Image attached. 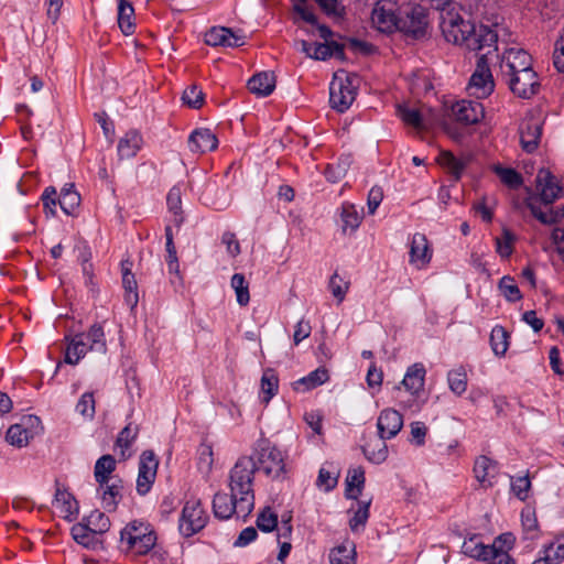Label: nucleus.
I'll use <instances>...</instances> for the list:
<instances>
[{"label": "nucleus", "mask_w": 564, "mask_h": 564, "mask_svg": "<svg viewBox=\"0 0 564 564\" xmlns=\"http://www.w3.org/2000/svg\"><path fill=\"white\" fill-rule=\"evenodd\" d=\"M229 28L214 26L205 34V43L209 46H226Z\"/></svg>", "instance_id": "052dcab7"}, {"label": "nucleus", "mask_w": 564, "mask_h": 564, "mask_svg": "<svg viewBox=\"0 0 564 564\" xmlns=\"http://www.w3.org/2000/svg\"><path fill=\"white\" fill-rule=\"evenodd\" d=\"M495 82L489 67L486 54L478 56L476 68L471 74L468 83L470 95L476 98H487L494 93Z\"/></svg>", "instance_id": "6e6552de"}, {"label": "nucleus", "mask_w": 564, "mask_h": 564, "mask_svg": "<svg viewBox=\"0 0 564 564\" xmlns=\"http://www.w3.org/2000/svg\"><path fill=\"white\" fill-rule=\"evenodd\" d=\"M445 40L456 45H464L469 51H480L485 47L497 50L498 34L489 25L477 24L465 20L462 15H449L442 22Z\"/></svg>", "instance_id": "f03ea898"}, {"label": "nucleus", "mask_w": 564, "mask_h": 564, "mask_svg": "<svg viewBox=\"0 0 564 564\" xmlns=\"http://www.w3.org/2000/svg\"><path fill=\"white\" fill-rule=\"evenodd\" d=\"M542 124L535 120L524 122L520 127V143L527 153H533L540 143Z\"/></svg>", "instance_id": "6ab92c4d"}, {"label": "nucleus", "mask_w": 564, "mask_h": 564, "mask_svg": "<svg viewBox=\"0 0 564 564\" xmlns=\"http://www.w3.org/2000/svg\"><path fill=\"white\" fill-rule=\"evenodd\" d=\"M159 460L153 451L147 449L139 458V471L137 478V492L140 496L147 495L155 480Z\"/></svg>", "instance_id": "9d476101"}, {"label": "nucleus", "mask_w": 564, "mask_h": 564, "mask_svg": "<svg viewBox=\"0 0 564 564\" xmlns=\"http://www.w3.org/2000/svg\"><path fill=\"white\" fill-rule=\"evenodd\" d=\"M134 9L127 0H120L118 4V25L124 35H130L135 30L133 22Z\"/></svg>", "instance_id": "72a5a7b5"}, {"label": "nucleus", "mask_w": 564, "mask_h": 564, "mask_svg": "<svg viewBox=\"0 0 564 564\" xmlns=\"http://www.w3.org/2000/svg\"><path fill=\"white\" fill-rule=\"evenodd\" d=\"M502 76L503 78L532 68V57L523 48L510 47L502 55Z\"/></svg>", "instance_id": "9b49d317"}, {"label": "nucleus", "mask_w": 564, "mask_h": 564, "mask_svg": "<svg viewBox=\"0 0 564 564\" xmlns=\"http://www.w3.org/2000/svg\"><path fill=\"white\" fill-rule=\"evenodd\" d=\"M397 111L399 117L405 124L411 126L417 130H422L425 128L423 116L417 109L410 108L405 105H399Z\"/></svg>", "instance_id": "c03bdc74"}, {"label": "nucleus", "mask_w": 564, "mask_h": 564, "mask_svg": "<svg viewBox=\"0 0 564 564\" xmlns=\"http://www.w3.org/2000/svg\"><path fill=\"white\" fill-rule=\"evenodd\" d=\"M365 457L372 464H381L388 458V446L386 440H379L372 444L368 443L361 447Z\"/></svg>", "instance_id": "e433bc0d"}, {"label": "nucleus", "mask_w": 564, "mask_h": 564, "mask_svg": "<svg viewBox=\"0 0 564 564\" xmlns=\"http://www.w3.org/2000/svg\"><path fill=\"white\" fill-rule=\"evenodd\" d=\"M101 492L102 507L108 512H112L117 509L119 501L122 498V480L120 478L113 479L111 484L107 482L104 488H99Z\"/></svg>", "instance_id": "bb28decb"}, {"label": "nucleus", "mask_w": 564, "mask_h": 564, "mask_svg": "<svg viewBox=\"0 0 564 564\" xmlns=\"http://www.w3.org/2000/svg\"><path fill=\"white\" fill-rule=\"evenodd\" d=\"M116 459L112 455L106 454L99 457L95 464L94 476L99 485V488H104L107 482L110 481L111 474L116 469Z\"/></svg>", "instance_id": "c756f323"}, {"label": "nucleus", "mask_w": 564, "mask_h": 564, "mask_svg": "<svg viewBox=\"0 0 564 564\" xmlns=\"http://www.w3.org/2000/svg\"><path fill=\"white\" fill-rule=\"evenodd\" d=\"M257 470H262L268 477L278 479L285 473L284 459L281 451L267 438L256 443L252 455Z\"/></svg>", "instance_id": "423d86ee"}, {"label": "nucleus", "mask_w": 564, "mask_h": 564, "mask_svg": "<svg viewBox=\"0 0 564 564\" xmlns=\"http://www.w3.org/2000/svg\"><path fill=\"white\" fill-rule=\"evenodd\" d=\"M141 145V134L135 130L128 131L124 137L119 140L118 154L121 159H131L138 153Z\"/></svg>", "instance_id": "7c9ffc66"}, {"label": "nucleus", "mask_w": 564, "mask_h": 564, "mask_svg": "<svg viewBox=\"0 0 564 564\" xmlns=\"http://www.w3.org/2000/svg\"><path fill=\"white\" fill-rule=\"evenodd\" d=\"M462 552L468 557L485 562L495 552V547L482 543L478 535L473 534L464 541Z\"/></svg>", "instance_id": "b1692460"}, {"label": "nucleus", "mask_w": 564, "mask_h": 564, "mask_svg": "<svg viewBox=\"0 0 564 564\" xmlns=\"http://www.w3.org/2000/svg\"><path fill=\"white\" fill-rule=\"evenodd\" d=\"M90 350L88 343L84 340L83 336L76 334L69 341L66 354L65 362L69 365H77L78 361Z\"/></svg>", "instance_id": "f704fd0d"}, {"label": "nucleus", "mask_w": 564, "mask_h": 564, "mask_svg": "<svg viewBox=\"0 0 564 564\" xmlns=\"http://www.w3.org/2000/svg\"><path fill=\"white\" fill-rule=\"evenodd\" d=\"M426 370L423 364L415 362L411 365L401 381L404 389L414 397H419L424 390Z\"/></svg>", "instance_id": "a211bd4d"}, {"label": "nucleus", "mask_w": 564, "mask_h": 564, "mask_svg": "<svg viewBox=\"0 0 564 564\" xmlns=\"http://www.w3.org/2000/svg\"><path fill=\"white\" fill-rule=\"evenodd\" d=\"M166 204L169 210L173 213V224L176 227H181L184 223V217L182 213V198H181V189L178 187H172L166 197Z\"/></svg>", "instance_id": "a19ab883"}, {"label": "nucleus", "mask_w": 564, "mask_h": 564, "mask_svg": "<svg viewBox=\"0 0 564 564\" xmlns=\"http://www.w3.org/2000/svg\"><path fill=\"white\" fill-rule=\"evenodd\" d=\"M59 195L54 186H47L44 188L41 200L43 204L44 214L46 217L56 216V207L58 205Z\"/></svg>", "instance_id": "5fc2aeb1"}, {"label": "nucleus", "mask_w": 564, "mask_h": 564, "mask_svg": "<svg viewBox=\"0 0 564 564\" xmlns=\"http://www.w3.org/2000/svg\"><path fill=\"white\" fill-rule=\"evenodd\" d=\"M530 488L531 481L529 476L511 477V490L521 501L528 498Z\"/></svg>", "instance_id": "e2e57ef3"}, {"label": "nucleus", "mask_w": 564, "mask_h": 564, "mask_svg": "<svg viewBox=\"0 0 564 564\" xmlns=\"http://www.w3.org/2000/svg\"><path fill=\"white\" fill-rule=\"evenodd\" d=\"M328 288L333 296L337 299L338 303H341L348 291L349 283L345 282L343 278H340L338 273L335 272L329 279Z\"/></svg>", "instance_id": "680f3d73"}, {"label": "nucleus", "mask_w": 564, "mask_h": 564, "mask_svg": "<svg viewBox=\"0 0 564 564\" xmlns=\"http://www.w3.org/2000/svg\"><path fill=\"white\" fill-rule=\"evenodd\" d=\"M553 64L560 73L564 74V31L555 43Z\"/></svg>", "instance_id": "774afa93"}, {"label": "nucleus", "mask_w": 564, "mask_h": 564, "mask_svg": "<svg viewBox=\"0 0 564 564\" xmlns=\"http://www.w3.org/2000/svg\"><path fill=\"white\" fill-rule=\"evenodd\" d=\"M521 524H522L523 532L525 533L527 539L533 540L536 538L535 532L539 529V523H538L536 513H535L534 509H532L530 507H525L522 509Z\"/></svg>", "instance_id": "8fccbe9b"}, {"label": "nucleus", "mask_w": 564, "mask_h": 564, "mask_svg": "<svg viewBox=\"0 0 564 564\" xmlns=\"http://www.w3.org/2000/svg\"><path fill=\"white\" fill-rule=\"evenodd\" d=\"M208 516L199 500H188L183 507L178 531L184 538H191L205 528Z\"/></svg>", "instance_id": "0eeeda50"}, {"label": "nucleus", "mask_w": 564, "mask_h": 564, "mask_svg": "<svg viewBox=\"0 0 564 564\" xmlns=\"http://www.w3.org/2000/svg\"><path fill=\"white\" fill-rule=\"evenodd\" d=\"M505 79L512 94L522 99L532 98L539 93L541 87L538 74L533 68L510 74Z\"/></svg>", "instance_id": "1a4fd4ad"}, {"label": "nucleus", "mask_w": 564, "mask_h": 564, "mask_svg": "<svg viewBox=\"0 0 564 564\" xmlns=\"http://www.w3.org/2000/svg\"><path fill=\"white\" fill-rule=\"evenodd\" d=\"M279 378L274 369L268 368L261 377L262 400L268 403L278 392Z\"/></svg>", "instance_id": "4c0bfd02"}, {"label": "nucleus", "mask_w": 564, "mask_h": 564, "mask_svg": "<svg viewBox=\"0 0 564 564\" xmlns=\"http://www.w3.org/2000/svg\"><path fill=\"white\" fill-rule=\"evenodd\" d=\"M30 437V432L20 424L11 425L6 434L7 442L17 447L26 446Z\"/></svg>", "instance_id": "3c124183"}, {"label": "nucleus", "mask_w": 564, "mask_h": 564, "mask_svg": "<svg viewBox=\"0 0 564 564\" xmlns=\"http://www.w3.org/2000/svg\"><path fill=\"white\" fill-rule=\"evenodd\" d=\"M79 336L84 337V340L88 343L89 349L105 354L107 351V345L105 339L104 328L100 324H94L90 326L88 333H79Z\"/></svg>", "instance_id": "c9c22d12"}, {"label": "nucleus", "mask_w": 564, "mask_h": 564, "mask_svg": "<svg viewBox=\"0 0 564 564\" xmlns=\"http://www.w3.org/2000/svg\"><path fill=\"white\" fill-rule=\"evenodd\" d=\"M205 94L196 85L188 86L182 95L185 105L193 109H199L204 104Z\"/></svg>", "instance_id": "13d9d810"}, {"label": "nucleus", "mask_w": 564, "mask_h": 564, "mask_svg": "<svg viewBox=\"0 0 564 564\" xmlns=\"http://www.w3.org/2000/svg\"><path fill=\"white\" fill-rule=\"evenodd\" d=\"M165 249H166V263L170 273L178 272V259L177 252L174 245V237L172 227L170 225L165 226Z\"/></svg>", "instance_id": "37998d69"}, {"label": "nucleus", "mask_w": 564, "mask_h": 564, "mask_svg": "<svg viewBox=\"0 0 564 564\" xmlns=\"http://www.w3.org/2000/svg\"><path fill=\"white\" fill-rule=\"evenodd\" d=\"M188 149L194 153H206L218 147V139L207 128H197L188 137Z\"/></svg>", "instance_id": "2eb2a0df"}, {"label": "nucleus", "mask_w": 564, "mask_h": 564, "mask_svg": "<svg viewBox=\"0 0 564 564\" xmlns=\"http://www.w3.org/2000/svg\"><path fill=\"white\" fill-rule=\"evenodd\" d=\"M498 289L505 299L510 303H514L522 299V293L520 292L519 286L516 284L514 279L510 275H505L500 279Z\"/></svg>", "instance_id": "09e8293b"}, {"label": "nucleus", "mask_w": 564, "mask_h": 564, "mask_svg": "<svg viewBox=\"0 0 564 564\" xmlns=\"http://www.w3.org/2000/svg\"><path fill=\"white\" fill-rule=\"evenodd\" d=\"M452 110L455 119L466 126L478 123L485 116L484 106L473 100L457 101Z\"/></svg>", "instance_id": "ddd939ff"}, {"label": "nucleus", "mask_w": 564, "mask_h": 564, "mask_svg": "<svg viewBox=\"0 0 564 564\" xmlns=\"http://www.w3.org/2000/svg\"><path fill=\"white\" fill-rule=\"evenodd\" d=\"M371 19L383 33L398 31L412 41L430 37L429 9L420 3L381 0L373 8Z\"/></svg>", "instance_id": "f257e3e1"}, {"label": "nucleus", "mask_w": 564, "mask_h": 564, "mask_svg": "<svg viewBox=\"0 0 564 564\" xmlns=\"http://www.w3.org/2000/svg\"><path fill=\"white\" fill-rule=\"evenodd\" d=\"M330 564H356V546L350 543V546L346 544L334 547L329 553Z\"/></svg>", "instance_id": "ea45409f"}, {"label": "nucleus", "mask_w": 564, "mask_h": 564, "mask_svg": "<svg viewBox=\"0 0 564 564\" xmlns=\"http://www.w3.org/2000/svg\"><path fill=\"white\" fill-rule=\"evenodd\" d=\"M497 469L498 463L484 455L479 456L474 464L475 477L484 487L492 486L489 478L494 477L492 471H497Z\"/></svg>", "instance_id": "c85d7f7f"}, {"label": "nucleus", "mask_w": 564, "mask_h": 564, "mask_svg": "<svg viewBox=\"0 0 564 564\" xmlns=\"http://www.w3.org/2000/svg\"><path fill=\"white\" fill-rule=\"evenodd\" d=\"M257 464L253 456H241L229 471V489L232 497H237L242 512V519L254 508L253 479Z\"/></svg>", "instance_id": "7ed1b4c3"}, {"label": "nucleus", "mask_w": 564, "mask_h": 564, "mask_svg": "<svg viewBox=\"0 0 564 564\" xmlns=\"http://www.w3.org/2000/svg\"><path fill=\"white\" fill-rule=\"evenodd\" d=\"M325 14L328 17L341 18L344 8L339 6L338 0H315Z\"/></svg>", "instance_id": "338daca9"}, {"label": "nucleus", "mask_w": 564, "mask_h": 564, "mask_svg": "<svg viewBox=\"0 0 564 564\" xmlns=\"http://www.w3.org/2000/svg\"><path fill=\"white\" fill-rule=\"evenodd\" d=\"M73 539L80 545L89 550H98L102 547V541L90 528L84 525V523H76L70 529Z\"/></svg>", "instance_id": "5701e85b"}, {"label": "nucleus", "mask_w": 564, "mask_h": 564, "mask_svg": "<svg viewBox=\"0 0 564 564\" xmlns=\"http://www.w3.org/2000/svg\"><path fill=\"white\" fill-rule=\"evenodd\" d=\"M139 434V427L138 425L132 426L131 423L126 425L120 433L118 434V437L116 440V445L121 448L122 455L124 454V449H128L134 440L137 438Z\"/></svg>", "instance_id": "4d7b16f0"}, {"label": "nucleus", "mask_w": 564, "mask_h": 564, "mask_svg": "<svg viewBox=\"0 0 564 564\" xmlns=\"http://www.w3.org/2000/svg\"><path fill=\"white\" fill-rule=\"evenodd\" d=\"M156 533L149 523L133 520L120 531V547L135 555L148 554L156 544Z\"/></svg>", "instance_id": "20e7f679"}, {"label": "nucleus", "mask_w": 564, "mask_h": 564, "mask_svg": "<svg viewBox=\"0 0 564 564\" xmlns=\"http://www.w3.org/2000/svg\"><path fill=\"white\" fill-rule=\"evenodd\" d=\"M80 523H84V525L90 528L100 536L106 533L111 525L110 519L99 510L91 511Z\"/></svg>", "instance_id": "58836bf2"}, {"label": "nucleus", "mask_w": 564, "mask_h": 564, "mask_svg": "<svg viewBox=\"0 0 564 564\" xmlns=\"http://www.w3.org/2000/svg\"><path fill=\"white\" fill-rule=\"evenodd\" d=\"M82 197L75 188L74 183H66L59 194L58 205L67 216H76L80 206Z\"/></svg>", "instance_id": "4be33fe9"}, {"label": "nucleus", "mask_w": 564, "mask_h": 564, "mask_svg": "<svg viewBox=\"0 0 564 564\" xmlns=\"http://www.w3.org/2000/svg\"><path fill=\"white\" fill-rule=\"evenodd\" d=\"M527 207L530 209L533 217H535L543 225H554L558 221L561 215L557 212L550 210L549 213L543 212L535 202L529 198L525 202Z\"/></svg>", "instance_id": "864d4df0"}, {"label": "nucleus", "mask_w": 564, "mask_h": 564, "mask_svg": "<svg viewBox=\"0 0 564 564\" xmlns=\"http://www.w3.org/2000/svg\"><path fill=\"white\" fill-rule=\"evenodd\" d=\"M403 426V416L394 409H384L377 420L378 434L381 440L394 437Z\"/></svg>", "instance_id": "f8f14e48"}, {"label": "nucleus", "mask_w": 564, "mask_h": 564, "mask_svg": "<svg viewBox=\"0 0 564 564\" xmlns=\"http://www.w3.org/2000/svg\"><path fill=\"white\" fill-rule=\"evenodd\" d=\"M494 171L500 177L501 182L512 189H517L523 184L522 175L512 167L497 165Z\"/></svg>", "instance_id": "de8ad7c7"}, {"label": "nucleus", "mask_w": 564, "mask_h": 564, "mask_svg": "<svg viewBox=\"0 0 564 564\" xmlns=\"http://www.w3.org/2000/svg\"><path fill=\"white\" fill-rule=\"evenodd\" d=\"M340 228L343 234L356 231L361 223L362 217L357 212L355 205L343 203L339 212Z\"/></svg>", "instance_id": "2f4dec72"}, {"label": "nucleus", "mask_w": 564, "mask_h": 564, "mask_svg": "<svg viewBox=\"0 0 564 564\" xmlns=\"http://www.w3.org/2000/svg\"><path fill=\"white\" fill-rule=\"evenodd\" d=\"M502 238L503 241L500 238H496L497 252L501 258H509L513 251L512 243L516 240V236L508 228H503Z\"/></svg>", "instance_id": "bf43d9fd"}, {"label": "nucleus", "mask_w": 564, "mask_h": 564, "mask_svg": "<svg viewBox=\"0 0 564 564\" xmlns=\"http://www.w3.org/2000/svg\"><path fill=\"white\" fill-rule=\"evenodd\" d=\"M76 411L85 417H93L95 414V399L91 392H85L76 404Z\"/></svg>", "instance_id": "69168bd1"}, {"label": "nucleus", "mask_w": 564, "mask_h": 564, "mask_svg": "<svg viewBox=\"0 0 564 564\" xmlns=\"http://www.w3.org/2000/svg\"><path fill=\"white\" fill-rule=\"evenodd\" d=\"M490 347L497 357H503L510 345V334L501 325L492 327L490 333Z\"/></svg>", "instance_id": "473e14b6"}, {"label": "nucleus", "mask_w": 564, "mask_h": 564, "mask_svg": "<svg viewBox=\"0 0 564 564\" xmlns=\"http://www.w3.org/2000/svg\"><path fill=\"white\" fill-rule=\"evenodd\" d=\"M231 288L236 292L237 302L241 306H246L250 301L249 284L242 273H235L230 281Z\"/></svg>", "instance_id": "a18cd8bd"}, {"label": "nucleus", "mask_w": 564, "mask_h": 564, "mask_svg": "<svg viewBox=\"0 0 564 564\" xmlns=\"http://www.w3.org/2000/svg\"><path fill=\"white\" fill-rule=\"evenodd\" d=\"M257 528L264 532L270 533L278 528V514L274 513L270 507H265L257 517Z\"/></svg>", "instance_id": "603ef678"}, {"label": "nucleus", "mask_w": 564, "mask_h": 564, "mask_svg": "<svg viewBox=\"0 0 564 564\" xmlns=\"http://www.w3.org/2000/svg\"><path fill=\"white\" fill-rule=\"evenodd\" d=\"M359 76L344 69L336 72L329 84V102L333 109L345 112L355 101Z\"/></svg>", "instance_id": "39448f33"}, {"label": "nucleus", "mask_w": 564, "mask_h": 564, "mask_svg": "<svg viewBox=\"0 0 564 564\" xmlns=\"http://www.w3.org/2000/svg\"><path fill=\"white\" fill-rule=\"evenodd\" d=\"M371 500L358 501V509L349 520V528L352 532H357L359 528H364L369 518Z\"/></svg>", "instance_id": "6e6d98bb"}, {"label": "nucleus", "mask_w": 564, "mask_h": 564, "mask_svg": "<svg viewBox=\"0 0 564 564\" xmlns=\"http://www.w3.org/2000/svg\"><path fill=\"white\" fill-rule=\"evenodd\" d=\"M437 162L441 166L446 169L454 181L457 182L462 178L469 160L458 159L451 151H442L437 158Z\"/></svg>", "instance_id": "cd10ccee"}, {"label": "nucleus", "mask_w": 564, "mask_h": 564, "mask_svg": "<svg viewBox=\"0 0 564 564\" xmlns=\"http://www.w3.org/2000/svg\"><path fill=\"white\" fill-rule=\"evenodd\" d=\"M536 187L540 189V199L545 204H552L562 192V187L555 182L554 175L541 169L536 176Z\"/></svg>", "instance_id": "dca6fc26"}, {"label": "nucleus", "mask_w": 564, "mask_h": 564, "mask_svg": "<svg viewBox=\"0 0 564 564\" xmlns=\"http://www.w3.org/2000/svg\"><path fill=\"white\" fill-rule=\"evenodd\" d=\"M122 286L124 289V302L131 308L134 310L139 302L138 284L134 274L124 273L122 276Z\"/></svg>", "instance_id": "49530a36"}, {"label": "nucleus", "mask_w": 564, "mask_h": 564, "mask_svg": "<svg viewBox=\"0 0 564 564\" xmlns=\"http://www.w3.org/2000/svg\"><path fill=\"white\" fill-rule=\"evenodd\" d=\"M365 470L362 467H355L348 469L347 477L345 480V498L358 500L365 487Z\"/></svg>", "instance_id": "393cba45"}, {"label": "nucleus", "mask_w": 564, "mask_h": 564, "mask_svg": "<svg viewBox=\"0 0 564 564\" xmlns=\"http://www.w3.org/2000/svg\"><path fill=\"white\" fill-rule=\"evenodd\" d=\"M410 263L421 268L427 264L432 259V251L429 248L426 236L415 232L410 242Z\"/></svg>", "instance_id": "f3484780"}, {"label": "nucleus", "mask_w": 564, "mask_h": 564, "mask_svg": "<svg viewBox=\"0 0 564 564\" xmlns=\"http://www.w3.org/2000/svg\"><path fill=\"white\" fill-rule=\"evenodd\" d=\"M275 88V75L273 72H260L248 80V89L258 97H267Z\"/></svg>", "instance_id": "412c9836"}, {"label": "nucleus", "mask_w": 564, "mask_h": 564, "mask_svg": "<svg viewBox=\"0 0 564 564\" xmlns=\"http://www.w3.org/2000/svg\"><path fill=\"white\" fill-rule=\"evenodd\" d=\"M329 379L328 371L325 367H319L311 371L307 376L293 382V389L299 392L313 390Z\"/></svg>", "instance_id": "a878e982"}, {"label": "nucleus", "mask_w": 564, "mask_h": 564, "mask_svg": "<svg viewBox=\"0 0 564 564\" xmlns=\"http://www.w3.org/2000/svg\"><path fill=\"white\" fill-rule=\"evenodd\" d=\"M53 503L59 509L62 517L68 522L74 521L78 514V502L66 489L56 488Z\"/></svg>", "instance_id": "aec40b11"}, {"label": "nucleus", "mask_w": 564, "mask_h": 564, "mask_svg": "<svg viewBox=\"0 0 564 564\" xmlns=\"http://www.w3.org/2000/svg\"><path fill=\"white\" fill-rule=\"evenodd\" d=\"M237 499V497H232L231 492L230 495L225 492L215 494L213 499V512L215 518L219 520H228L234 514H237L238 518H242V512L240 511V506Z\"/></svg>", "instance_id": "4468645a"}, {"label": "nucleus", "mask_w": 564, "mask_h": 564, "mask_svg": "<svg viewBox=\"0 0 564 564\" xmlns=\"http://www.w3.org/2000/svg\"><path fill=\"white\" fill-rule=\"evenodd\" d=\"M447 382L449 390L462 395L467 389V373L463 367L449 370L447 373Z\"/></svg>", "instance_id": "79ce46f5"}, {"label": "nucleus", "mask_w": 564, "mask_h": 564, "mask_svg": "<svg viewBox=\"0 0 564 564\" xmlns=\"http://www.w3.org/2000/svg\"><path fill=\"white\" fill-rule=\"evenodd\" d=\"M214 459H213V448L210 445L202 444L198 449V469L203 473L208 474L212 470Z\"/></svg>", "instance_id": "0e129e2a"}]
</instances>
